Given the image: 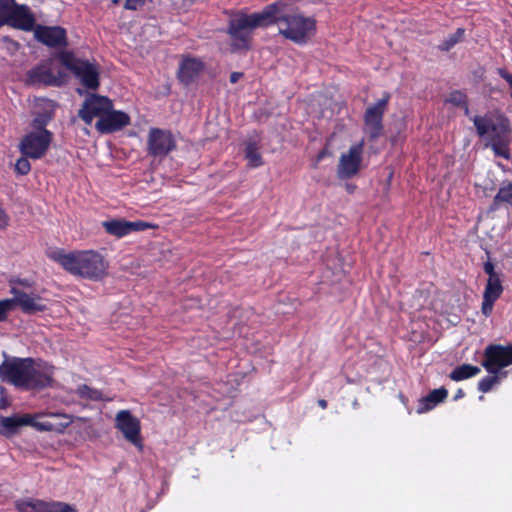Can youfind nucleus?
I'll return each mask as SVG.
<instances>
[{"instance_id":"obj_1","label":"nucleus","mask_w":512,"mask_h":512,"mask_svg":"<svg viewBox=\"0 0 512 512\" xmlns=\"http://www.w3.org/2000/svg\"><path fill=\"white\" fill-rule=\"evenodd\" d=\"M277 23L279 33L297 44H304L316 30V21L298 14L282 15L278 3L266 6L258 13L239 14L229 21L228 34L233 51L249 50L252 30Z\"/></svg>"},{"instance_id":"obj_2","label":"nucleus","mask_w":512,"mask_h":512,"mask_svg":"<svg viewBox=\"0 0 512 512\" xmlns=\"http://www.w3.org/2000/svg\"><path fill=\"white\" fill-rule=\"evenodd\" d=\"M69 274L90 281H102L108 275V262L95 250H74L66 252L58 248L47 254Z\"/></svg>"},{"instance_id":"obj_3","label":"nucleus","mask_w":512,"mask_h":512,"mask_svg":"<svg viewBox=\"0 0 512 512\" xmlns=\"http://www.w3.org/2000/svg\"><path fill=\"white\" fill-rule=\"evenodd\" d=\"M2 381L24 390L42 389L50 385L52 379L35 367L32 358H13L0 364Z\"/></svg>"},{"instance_id":"obj_4","label":"nucleus","mask_w":512,"mask_h":512,"mask_svg":"<svg viewBox=\"0 0 512 512\" xmlns=\"http://www.w3.org/2000/svg\"><path fill=\"white\" fill-rule=\"evenodd\" d=\"M476 132L480 137H487L496 156L504 159L510 158L509 144L511 140V126L509 119L499 114L494 118L488 116H475L473 119Z\"/></svg>"},{"instance_id":"obj_5","label":"nucleus","mask_w":512,"mask_h":512,"mask_svg":"<svg viewBox=\"0 0 512 512\" xmlns=\"http://www.w3.org/2000/svg\"><path fill=\"white\" fill-rule=\"evenodd\" d=\"M71 416L62 413H54L49 419L43 421H35L33 416L25 414L23 416L2 417L0 420V434L10 436L17 432L18 428L30 425L39 431H55L63 432L71 423Z\"/></svg>"},{"instance_id":"obj_6","label":"nucleus","mask_w":512,"mask_h":512,"mask_svg":"<svg viewBox=\"0 0 512 512\" xmlns=\"http://www.w3.org/2000/svg\"><path fill=\"white\" fill-rule=\"evenodd\" d=\"M59 60L80 84L87 90L96 91L100 87L99 66L89 60L77 58L73 52L64 51L59 54Z\"/></svg>"},{"instance_id":"obj_7","label":"nucleus","mask_w":512,"mask_h":512,"mask_svg":"<svg viewBox=\"0 0 512 512\" xmlns=\"http://www.w3.org/2000/svg\"><path fill=\"white\" fill-rule=\"evenodd\" d=\"M36 18L30 7L16 0H0V28L8 25L22 31H32Z\"/></svg>"},{"instance_id":"obj_8","label":"nucleus","mask_w":512,"mask_h":512,"mask_svg":"<svg viewBox=\"0 0 512 512\" xmlns=\"http://www.w3.org/2000/svg\"><path fill=\"white\" fill-rule=\"evenodd\" d=\"M390 98V93L385 92L381 99L368 106L364 112V131L371 142L376 141L383 135V118L388 109Z\"/></svg>"},{"instance_id":"obj_9","label":"nucleus","mask_w":512,"mask_h":512,"mask_svg":"<svg viewBox=\"0 0 512 512\" xmlns=\"http://www.w3.org/2000/svg\"><path fill=\"white\" fill-rule=\"evenodd\" d=\"M176 148L177 140L171 130L157 127L149 129L146 140L148 156L162 160Z\"/></svg>"},{"instance_id":"obj_10","label":"nucleus","mask_w":512,"mask_h":512,"mask_svg":"<svg viewBox=\"0 0 512 512\" xmlns=\"http://www.w3.org/2000/svg\"><path fill=\"white\" fill-rule=\"evenodd\" d=\"M53 133L51 131L28 132L20 143L19 151L25 157L31 159H41L44 157L52 143Z\"/></svg>"},{"instance_id":"obj_11","label":"nucleus","mask_w":512,"mask_h":512,"mask_svg":"<svg viewBox=\"0 0 512 512\" xmlns=\"http://www.w3.org/2000/svg\"><path fill=\"white\" fill-rule=\"evenodd\" d=\"M512 364V344H490L484 350L482 366L490 374H497Z\"/></svg>"},{"instance_id":"obj_12","label":"nucleus","mask_w":512,"mask_h":512,"mask_svg":"<svg viewBox=\"0 0 512 512\" xmlns=\"http://www.w3.org/2000/svg\"><path fill=\"white\" fill-rule=\"evenodd\" d=\"M115 428L118 429L124 438L137 447L143 449L141 437V423L129 410H120L115 417Z\"/></svg>"},{"instance_id":"obj_13","label":"nucleus","mask_w":512,"mask_h":512,"mask_svg":"<svg viewBox=\"0 0 512 512\" xmlns=\"http://www.w3.org/2000/svg\"><path fill=\"white\" fill-rule=\"evenodd\" d=\"M112 108L113 102L108 97L92 93L85 98L78 116L85 124L91 125L95 117L101 119Z\"/></svg>"},{"instance_id":"obj_14","label":"nucleus","mask_w":512,"mask_h":512,"mask_svg":"<svg viewBox=\"0 0 512 512\" xmlns=\"http://www.w3.org/2000/svg\"><path fill=\"white\" fill-rule=\"evenodd\" d=\"M364 141L352 145L347 153L340 156L337 174L340 179H350L358 174L363 159Z\"/></svg>"},{"instance_id":"obj_15","label":"nucleus","mask_w":512,"mask_h":512,"mask_svg":"<svg viewBox=\"0 0 512 512\" xmlns=\"http://www.w3.org/2000/svg\"><path fill=\"white\" fill-rule=\"evenodd\" d=\"M18 512H77V509L65 502L44 501L36 498H25L15 502Z\"/></svg>"},{"instance_id":"obj_16","label":"nucleus","mask_w":512,"mask_h":512,"mask_svg":"<svg viewBox=\"0 0 512 512\" xmlns=\"http://www.w3.org/2000/svg\"><path fill=\"white\" fill-rule=\"evenodd\" d=\"M204 70L205 63L202 59L191 55H183L176 76L182 85L188 87L198 80Z\"/></svg>"},{"instance_id":"obj_17","label":"nucleus","mask_w":512,"mask_h":512,"mask_svg":"<svg viewBox=\"0 0 512 512\" xmlns=\"http://www.w3.org/2000/svg\"><path fill=\"white\" fill-rule=\"evenodd\" d=\"M102 226L108 234L117 238L125 237L132 232L145 231L156 227V225L142 220L127 221L125 219L107 220L102 223Z\"/></svg>"},{"instance_id":"obj_18","label":"nucleus","mask_w":512,"mask_h":512,"mask_svg":"<svg viewBox=\"0 0 512 512\" xmlns=\"http://www.w3.org/2000/svg\"><path fill=\"white\" fill-rule=\"evenodd\" d=\"M11 293L14 295V297L11 298L13 308L19 306L21 311L25 314L33 315L44 312L47 309L43 298L37 294L26 293L17 288H12Z\"/></svg>"},{"instance_id":"obj_19","label":"nucleus","mask_w":512,"mask_h":512,"mask_svg":"<svg viewBox=\"0 0 512 512\" xmlns=\"http://www.w3.org/2000/svg\"><path fill=\"white\" fill-rule=\"evenodd\" d=\"M34 36L37 41L50 48H63L68 44L66 29L61 26L38 25Z\"/></svg>"},{"instance_id":"obj_20","label":"nucleus","mask_w":512,"mask_h":512,"mask_svg":"<svg viewBox=\"0 0 512 512\" xmlns=\"http://www.w3.org/2000/svg\"><path fill=\"white\" fill-rule=\"evenodd\" d=\"M130 123V116L126 112L113 110L112 108L108 110L104 117L97 120L95 128L101 134H110L122 130Z\"/></svg>"},{"instance_id":"obj_21","label":"nucleus","mask_w":512,"mask_h":512,"mask_svg":"<svg viewBox=\"0 0 512 512\" xmlns=\"http://www.w3.org/2000/svg\"><path fill=\"white\" fill-rule=\"evenodd\" d=\"M503 290L501 278L487 279L481 305V312L485 317L492 314L494 304L501 297Z\"/></svg>"},{"instance_id":"obj_22","label":"nucleus","mask_w":512,"mask_h":512,"mask_svg":"<svg viewBox=\"0 0 512 512\" xmlns=\"http://www.w3.org/2000/svg\"><path fill=\"white\" fill-rule=\"evenodd\" d=\"M27 83L29 85L60 86L61 78L54 75L51 68L46 65H37L27 72Z\"/></svg>"},{"instance_id":"obj_23","label":"nucleus","mask_w":512,"mask_h":512,"mask_svg":"<svg viewBox=\"0 0 512 512\" xmlns=\"http://www.w3.org/2000/svg\"><path fill=\"white\" fill-rule=\"evenodd\" d=\"M448 397V390L445 387H440L430 391L425 397L419 400L417 406V413L422 414L435 408L439 403H442Z\"/></svg>"},{"instance_id":"obj_24","label":"nucleus","mask_w":512,"mask_h":512,"mask_svg":"<svg viewBox=\"0 0 512 512\" xmlns=\"http://www.w3.org/2000/svg\"><path fill=\"white\" fill-rule=\"evenodd\" d=\"M501 205L512 207V182H503L488 207V213L497 211Z\"/></svg>"},{"instance_id":"obj_25","label":"nucleus","mask_w":512,"mask_h":512,"mask_svg":"<svg viewBox=\"0 0 512 512\" xmlns=\"http://www.w3.org/2000/svg\"><path fill=\"white\" fill-rule=\"evenodd\" d=\"M481 369L478 366L472 364H462L454 368L449 377L451 380L459 382L478 375Z\"/></svg>"},{"instance_id":"obj_26","label":"nucleus","mask_w":512,"mask_h":512,"mask_svg":"<svg viewBox=\"0 0 512 512\" xmlns=\"http://www.w3.org/2000/svg\"><path fill=\"white\" fill-rule=\"evenodd\" d=\"M245 158L248 161V165L252 168H257L263 165V159L255 141L247 143L245 148Z\"/></svg>"},{"instance_id":"obj_27","label":"nucleus","mask_w":512,"mask_h":512,"mask_svg":"<svg viewBox=\"0 0 512 512\" xmlns=\"http://www.w3.org/2000/svg\"><path fill=\"white\" fill-rule=\"evenodd\" d=\"M76 394L81 399H86V400H91V401L103 400V394L100 390L92 388L86 384L79 385L76 389Z\"/></svg>"},{"instance_id":"obj_28","label":"nucleus","mask_w":512,"mask_h":512,"mask_svg":"<svg viewBox=\"0 0 512 512\" xmlns=\"http://www.w3.org/2000/svg\"><path fill=\"white\" fill-rule=\"evenodd\" d=\"M446 102L453 106L464 108L465 114H468L469 112L467 95L460 90L450 92Z\"/></svg>"},{"instance_id":"obj_29","label":"nucleus","mask_w":512,"mask_h":512,"mask_svg":"<svg viewBox=\"0 0 512 512\" xmlns=\"http://www.w3.org/2000/svg\"><path fill=\"white\" fill-rule=\"evenodd\" d=\"M465 35V29L458 28L455 33L449 35L439 46V50L441 51H449L451 50L456 44L461 42Z\"/></svg>"},{"instance_id":"obj_30","label":"nucleus","mask_w":512,"mask_h":512,"mask_svg":"<svg viewBox=\"0 0 512 512\" xmlns=\"http://www.w3.org/2000/svg\"><path fill=\"white\" fill-rule=\"evenodd\" d=\"M501 380V376L497 374H492L485 376L478 382V390L482 393H487L493 389V387L499 384Z\"/></svg>"},{"instance_id":"obj_31","label":"nucleus","mask_w":512,"mask_h":512,"mask_svg":"<svg viewBox=\"0 0 512 512\" xmlns=\"http://www.w3.org/2000/svg\"><path fill=\"white\" fill-rule=\"evenodd\" d=\"M49 121L50 117H48L45 114H39L31 122V127L33 128L32 132L49 131L48 129H46V126L48 125Z\"/></svg>"},{"instance_id":"obj_32","label":"nucleus","mask_w":512,"mask_h":512,"mask_svg":"<svg viewBox=\"0 0 512 512\" xmlns=\"http://www.w3.org/2000/svg\"><path fill=\"white\" fill-rule=\"evenodd\" d=\"M11 299L0 300V322L8 319L9 313L14 309Z\"/></svg>"},{"instance_id":"obj_33","label":"nucleus","mask_w":512,"mask_h":512,"mask_svg":"<svg viewBox=\"0 0 512 512\" xmlns=\"http://www.w3.org/2000/svg\"><path fill=\"white\" fill-rule=\"evenodd\" d=\"M29 157H21L17 160L15 164V170L20 175H27L31 170V164L28 160Z\"/></svg>"},{"instance_id":"obj_34","label":"nucleus","mask_w":512,"mask_h":512,"mask_svg":"<svg viewBox=\"0 0 512 512\" xmlns=\"http://www.w3.org/2000/svg\"><path fill=\"white\" fill-rule=\"evenodd\" d=\"M483 270L488 275V279L501 278L500 274L495 271V266L490 260L484 263Z\"/></svg>"},{"instance_id":"obj_35","label":"nucleus","mask_w":512,"mask_h":512,"mask_svg":"<svg viewBox=\"0 0 512 512\" xmlns=\"http://www.w3.org/2000/svg\"><path fill=\"white\" fill-rule=\"evenodd\" d=\"M148 0H125L124 8L127 10H137L142 7Z\"/></svg>"},{"instance_id":"obj_36","label":"nucleus","mask_w":512,"mask_h":512,"mask_svg":"<svg viewBox=\"0 0 512 512\" xmlns=\"http://www.w3.org/2000/svg\"><path fill=\"white\" fill-rule=\"evenodd\" d=\"M8 216L3 209L0 208V228H5L8 225Z\"/></svg>"},{"instance_id":"obj_37","label":"nucleus","mask_w":512,"mask_h":512,"mask_svg":"<svg viewBox=\"0 0 512 512\" xmlns=\"http://www.w3.org/2000/svg\"><path fill=\"white\" fill-rule=\"evenodd\" d=\"M2 41L4 43H8V44L12 45L15 49L19 48V43L15 40L11 39L9 36H3Z\"/></svg>"},{"instance_id":"obj_38","label":"nucleus","mask_w":512,"mask_h":512,"mask_svg":"<svg viewBox=\"0 0 512 512\" xmlns=\"http://www.w3.org/2000/svg\"><path fill=\"white\" fill-rule=\"evenodd\" d=\"M243 76V73L242 72H232L230 74V82L231 83H236L238 82V80Z\"/></svg>"},{"instance_id":"obj_39","label":"nucleus","mask_w":512,"mask_h":512,"mask_svg":"<svg viewBox=\"0 0 512 512\" xmlns=\"http://www.w3.org/2000/svg\"><path fill=\"white\" fill-rule=\"evenodd\" d=\"M464 396L465 392L463 391V389L459 388L455 393L454 400H458L460 398H463Z\"/></svg>"},{"instance_id":"obj_40","label":"nucleus","mask_w":512,"mask_h":512,"mask_svg":"<svg viewBox=\"0 0 512 512\" xmlns=\"http://www.w3.org/2000/svg\"><path fill=\"white\" fill-rule=\"evenodd\" d=\"M318 405H319L320 408L326 409L327 406H328V402L325 399H319L318 400Z\"/></svg>"},{"instance_id":"obj_41","label":"nucleus","mask_w":512,"mask_h":512,"mask_svg":"<svg viewBox=\"0 0 512 512\" xmlns=\"http://www.w3.org/2000/svg\"><path fill=\"white\" fill-rule=\"evenodd\" d=\"M326 156V150H322L317 155V160L321 161Z\"/></svg>"},{"instance_id":"obj_42","label":"nucleus","mask_w":512,"mask_h":512,"mask_svg":"<svg viewBox=\"0 0 512 512\" xmlns=\"http://www.w3.org/2000/svg\"><path fill=\"white\" fill-rule=\"evenodd\" d=\"M354 189H355V186H352V185L347 184V191H348L349 193H353Z\"/></svg>"},{"instance_id":"obj_43","label":"nucleus","mask_w":512,"mask_h":512,"mask_svg":"<svg viewBox=\"0 0 512 512\" xmlns=\"http://www.w3.org/2000/svg\"><path fill=\"white\" fill-rule=\"evenodd\" d=\"M120 0H112L113 4H118Z\"/></svg>"},{"instance_id":"obj_44","label":"nucleus","mask_w":512,"mask_h":512,"mask_svg":"<svg viewBox=\"0 0 512 512\" xmlns=\"http://www.w3.org/2000/svg\"><path fill=\"white\" fill-rule=\"evenodd\" d=\"M77 92L82 95L83 94V91L81 89H77Z\"/></svg>"}]
</instances>
